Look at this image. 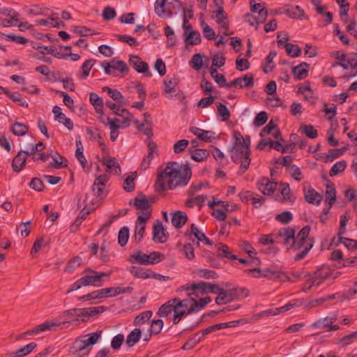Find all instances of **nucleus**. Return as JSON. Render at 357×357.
<instances>
[{
	"mask_svg": "<svg viewBox=\"0 0 357 357\" xmlns=\"http://www.w3.org/2000/svg\"><path fill=\"white\" fill-rule=\"evenodd\" d=\"M287 54L291 57H297L301 54V49L297 45L292 43H287L284 45Z\"/></svg>",
	"mask_w": 357,
	"mask_h": 357,
	"instance_id": "obj_48",
	"label": "nucleus"
},
{
	"mask_svg": "<svg viewBox=\"0 0 357 357\" xmlns=\"http://www.w3.org/2000/svg\"><path fill=\"white\" fill-rule=\"evenodd\" d=\"M199 291L201 293H214L218 294L222 290L218 284H210L204 282H199Z\"/></svg>",
	"mask_w": 357,
	"mask_h": 357,
	"instance_id": "obj_33",
	"label": "nucleus"
},
{
	"mask_svg": "<svg viewBox=\"0 0 357 357\" xmlns=\"http://www.w3.org/2000/svg\"><path fill=\"white\" fill-rule=\"evenodd\" d=\"M142 337V331L140 328H136L132 330L127 336L126 344L128 347H132L137 344Z\"/></svg>",
	"mask_w": 357,
	"mask_h": 357,
	"instance_id": "obj_32",
	"label": "nucleus"
},
{
	"mask_svg": "<svg viewBox=\"0 0 357 357\" xmlns=\"http://www.w3.org/2000/svg\"><path fill=\"white\" fill-rule=\"evenodd\" d=\"M187 220L188 216L185 212L178 211L172 214V223L177 229L182 227Z\"/></svg>",
	"mask_w": 357,
	"mask_h": 357,
	"instance_id": "obj_29",
	"label": "nucleus"
},
{
	"mask_svg": "<svg viewBox=\"0 0 357 357\" xmlns=\"http://www.w3.org/2000/svg\"><path fill=\"white\" fill-rule=\"evenodd\" d=\"M29 127L22 123L16 122L10 127V130L16 136H24L26 134Z\"/></svg>",
	"mask_w": 357,
	"mask_h": 357,
	"instance_id": "obj_37",
	"label": "nucleus"
},
{
	"mask_svg": "<svg viewBox=\"0 0 357 357\" xmlns=\"http://www.w3.org/2000/svg\"><path fill=\"white\" fill-rule=\"evenodd\" d=\"M268 114L266 112H261L257 114L254 119V125L256 127H260L266 123L268 120Z\"/></svg>",
	"mask_w": 357,
	"mask_h": 357,
	"instance_id": "obj_64",
	"label": "nucleus"
},
{
	"mask_svg": "<svg viewBox=\"0 0 357 357\" xmlns=\"http://www.w3.org/2000/svg\"><path fill=\"white\" fill-rule=\"evenodd\" d=\"M350 215L349 212H345L340 216V226L336 237L342 236L346 233V225L349 221Z\"/></svg>",
	"mask_w": 357,
	"mask_h": 357,
	"instance_id": "obj_49",
	"label": "nucleus"
},
{
	"mask_svg": "<svg viewBox=\"0 0 357 357\" xmlns=\"http://www.w3.org/2000/svg\"><path fill=\"white\" fill-rule=\"evenodd\" d=\"M6 95L19 105L26 107H28V103L22 98L21 94L18 92L10 93L8 91V93H6Z\"/></svg>",
	"mask_w": 357,
	"mask_h": 357,
	"instance_id": "obj_56",
	"label": "nucleus"
},
{
	"mask_svg": "<svg viewBox=\"0 0 357 357\" xmlns=\"http://www.w3.org/2000/svg\"><path fill=\"white\" fill-rule=\"evenodd\" d=\"M129 272L137 278L147 279L151 278V271L140 266H131L128 268Z\"/></svg>",
	"mask_w": 357,
	"mask_h": 357,
	"instance_id": "obj_27",
	"label": "nucleus"
},
{
	"mask_svg": "<svg viewBox=\"0 0 357 357\" xmlns=\"http://www.w3.org/2000/svg\"><path fill=\"white\" fill-rule=\"evenodd\" d=\"M190 131L197 136V137L204 142H211L213 138L214 132L210 130H203L199 128L192 127Z\"/></svg>",
	"mask_w": 357,
	"mask_h": 357,
	"instance_id": "obj_30",
	"label": "nucleus"
},
{
	"mask_svg": "<svg viewBox=\"0 0 357 357\" xmlns=\"http://www.w3.org/2000/svg\"><path fill=\"white\" fill-rule=\"evenodd\" d=\"M208 155V153L206 149H197L191 152L192 159L197 162L204 160Z\"/></svg>",
	"mask_w": 357,
	"mask_h": 357,
	"instance_id": "obj_45",
	"label": "nucleus"
},
{
	"mask_svg": "<svg viewBox=\"0 0 357 357\" xmlns=\"http://www.w3.org/2000/svg\"><path fill=\"white\" fill-rule=\"evenodd\" d=\"M50 157L53 159V162H50L47 168H54V169H60L61 167H65L67 165L63 163V161H66V158L59 153H56V155H52L50 154Z\"/></svg>",
	"mask_w": 357,
	"mask_h": 357,
	"instance_id": "obj_34",
	"label": "nucleus"
},
{
	"mask_svg": "<svg viewBox=\"0 0 357 357\" xmlns=\"http://www.w3.org/2000/svg\"><path fill=\"white\" fill-rule=\"evenodd\" d=\"M310 64L303 62L292 69V74L297 80L305 79L309 72Z\"/></svg>",
	"mask_w": 357,
	"mask_h": 357,
	"instance_id": "obj_22",
	"label": "nucleus"
},
{
	"mask_svg": "<svg viewBox=\"0 0 357 357\" xmlns=\"http://www.w3.org/2000/svg\"><path fill=\"white\" fill-rule=\"evenodd\" d=\"M347 167V163L344 160H340L337 162L335 164L333 165L332 168L331 169L329 172L330 176H334L338 174L340 172H342L344 171Z\"/></svg>",
	"mask_w": 357,
	"mask_h": 357,
	"instance_id": "obj_47",
	"label": "nucleus"
},
{
	"mask_svg": "<svg viewBox=\"0 0 357 357\" xmlns=\"http://www.w3.org/2000/svg\"><path fill=\"white\" fill-rule=\"evenodd\" d=\"M102 289H98L93 291L91 293H89L87 294H85L82 296L79 297V301H91L93 299H98V298H103V294H102Z\"/></svg>",
	"mask_w": 357,
	"mask_h": 357,
	"instance_id": "obj_53",
	"label": "nucleus"
},
{
	"mask_svg": "<svg viewBox=\"0 0 357 357\" xmlns=\"http://www.w3.org/2000/svg\"><path fill=\"white\" fill-rule=\"evenodd\" d=\"M60 318H63L64 320L61 321H51L52 322H61V325L66 323H73L74 321H79V318H77V308H72L68 310H66L63 312V313L59 317Z\"/></svg>",
	"mask_w": 357,
	"mask_h": 357,
	"instance_id": "obj_25",
	"label": "nucleus"
},
{
	"mask_svg": "<svg viewBox=\"0 0 357 357\" xmlns=\"http://www.w3.org/2000/svg\"><path fill=\"white\" fill-rule=\"evenodd\" d=\"M300 130L309 138L315 139L318 136L317 130L312 125L302 126Z\"/></svg>",
	"mask_w": 357,
	"mask_h": 357,
	"instance_id": "obj_52",
	"label": "nucleus"
},
{
	"mask_svg": "<svg viewBox=\"0 0 357 357\" xmlns=\"http://www.w3.org/2000/svg\"><path fill=\"white\" fill-rule=\"evenodd\" d=\"M61 322H52L47 321L40 325H38L33 329L24 332V334L26 335H31L33 334L36 335L40 332H44L46 331H55L56 328L61 325Z\"/></svg>",
	"mask_w": 357,
	"mask_h": 357,
	"instance_id": "obj_14",
	"label": "nucleus"
},
{
	"mask_svg": "<svg viewBox=\"0 0 357 357\" xmlns=\"http://www.w3.org/2000/svg\"><path fill=\"white\" fill-rule=\"evenodd\" d=\"M103 292V298L114 297L118 296L121 294L130 293L133 290V288L131 287H107L105 289H101Z\"/></svg>",
	"mask_w": 357,
	"mask_h": 357,
	"instance_id": "obj_17",
	"label": "nucleus"
},
{
	"mask_svg": "<svg viewBox=\"0 0 357 357\" xmlns=\"http://www.w3.org/2000/svg\"><path fill=\"white\" fill-rule=\"evenodd\" d=\"M129 62L137 73H143L148 77H152V73L149 70L148 64L143 61L139 56L136 55L130 56Z\"/></svg>",
	"mask_w": 357,
	"mask_h": 357,
	"instance_id": "obj_11",
	"label": "nucleus"
},
{
	"mask_svg": "<svg viewBox=\"0 0 357 357\" xmlns=\"http://www.w3.org/2000/svg\"><path fill=\"white\" fill-rule=\"evenodd\" d=\"M239 323L244 324L245 321L243 319H239L237 321H233L220 323V324L212 325L202 331V336L208 335V334L211 333L215 331L220 330L222 328L235 327L237 325V324H239Z\"/></svg>",
	"mask_w": 357,
	"mask_h": 357,
	"instance_id": "obj_16",
	"label": "nucleus"
},
{
	"mask_svg": "<svg viewBox=\"0 0 357 357\" xmlns=\"http://www.w3.org/2000/svg\"><path fill=\"white\" fill-rule=\"evenodd\" d=\"M76 144L77 147L75 151V156L80 162L82 167L84 169L86 166L87 160L83 153L84 149L81 145V141L77 140Z\"/></svg>",
	"mask_w": 357,
	"mask_h": 357,
	"instance_id": "obj_42",
	"label": "nucleus"
},
{
	"mask_svg": "<svg viewBox=\"0 0 357 357\" xmlns=\"http://www.w3.org/2000/svg\"><path fill=\"white\" fill-rule=\"evenodd\" d=\"M284 14L293 19H301L304 15L303 10L298 6H285Z\"/></svg>",
	"mask_w": 357,
	"mask_h": 357,
	"instance_id": "obj_31",
	"label": "nucleus"
},
{
	"mask_svg": "<svg viewBox=\"0 0 357 357\" xmlns=\"http://www.w3.org/2000/svg\"><path fill=\"white\" fill-rule=\"evenodd\" d=\"M36 347V344L34 342H31L24 346V347L16 351L15 352L14 356L15 357H23L30 354Z\"/></svg>",
	"mask_w": 357,
	"mask_h": 357,
	"instance_id": "obj_46",
	"label": "nucleus"
},
{
	"mask_svg": "<svg viewBox=\"0 0 357 357\" xmlns=\"http://www.w3.org/2000/svg\"><path fill=\"white\" fill-rule=\"evenodd\" d=\"M95 62L96 61L94 59H89L84 61L82 66V73L80 75V78L85 79L89 76L90 70Z\"/></svg>",
	"mask_w": 357,
	"mask_h": 357,
	"instance_id": "obj_58",
	"label": "nucleus"
},
{
	"mask_svg": "<svg viewBox=\"0 0 357 357\" xmlns=\"http://www.w3.org/2000/svg\"><path fill=\"white\" fill-rule=\"evenodd\" d=\"M192 303L190 305V307L188 308L187 314H190L194 312H198L201 310L206 304L211 301L210 297H205L196 301L195 298H192Z\"/></svg>",
	"mask_w": 357,
	"mask_h": 357,
	"instance_id": "obj_28",
	"label": "nucleus"
},
{
	"mask_svg": "<svg viewBox=\"0 0 357 357\" xmlns=\"http://www.w3.org/2000/svg\"><path fill=\"white\" fill-rule=\"evenodd\" d=\"M102 335V331L86 335L84 340H76L75 344L78 351H82L89 346L96 344Z\"/></svg>",
	"mask_w": 357,
	"mask_h": 357,
	"instance_id": "obj_8",
	"label": "nucleus"
},
{
	"mask_svg": "<svg viewBox=\"0 0 357 357\" xmlns=\"http://www.w3.org/2000/svg\"><path fill=\"white\" fill-rule=\"evenodd\" d=\"M165 259V255L160 252H151L148 255L149 265L156 264Z\"/></svg>",
	"mask_w": 357,
	"mask_h": 357,
	"instance_id": "obj_51",
	"label": "nucleus"
},
{
	"mask_svg": "<svg viewBox=\"0 0 357 357\" xmlns=\"http://www.w3.org/2000/svg\"><path fill=\"white\" fill-rule=\"evenodd\" d=\"M218 255L219 257H225L231 259H237L236 256L231 254V252L229 250V248L224 244H220V246L218 248Z\"/></svg>",
	"mask_w": 357,
	"mask_h": 357,
	"instance_id": "obj_59",
	"label": "nucleus"
},
{
	"mask_svg": "<svg viewBox=\"0 0 357 357\" xmlns=\"http://www.w3.org/2000/svg\"><path fill=\"white\" fill-rule=\"evenodd\" d=\"M281 186L282 187L281 190V194L283 197L284 200L289 202L294 201V198L291 192L289 185L287 183H282Z\"/></svg>",
	"mask_w": 357,
	"mask_h": 357,
	"instance_id": "obj_62",
	"label": "nucleus"
},
{
	"mask_svg": "<svg viewBox=\"0 0 357 357\" xmlns=\"http://www.w3.org/2000/svg\"><path fill=\"white\" fill-rule=\"evenodd\" d=\"M157 145L153 141H149L148 143V153L143 159L140 168L142 170H146L149 167L151 162L153 159V153L156 150Z\"/></svg>",
	"mask_w": 357,
	"mask_h": 357,
	"instance_id": "obj_24",
	"label": "nucleus"
},
{
	"mask_svg": "<svg viewBox=\"0 0 357 357\" xmlns=\"http://www.w3.org/2000/svg\"><path fill=\"white\" fill-rule=\"evenodd\" d=\"M129 238V229L127 227L121 228L119 232L118 241L121 246L126 245Z\"/></svg>",
	"mask_w": 357,
	"mask_h": 357,
	"instance_id": "obj_54",
	"label": "nucleus"
},
{
	"mask_svg": "<svg viewBox=\"0 0 357 357\" xmlns=\"http://www.w3.org/2000/svg\"><path fill=\"white\" fill-rule=\"evenodd\" d=\"M190 33L185 36V43L186 45H198L201 43V36L198 31H189Z\"/></svg>",
	"mask_w": 357,
	"mask_h": 357,
	"instance_id": "obj_35",
	"label": "nucleus"
},
{
	"mask_svg": "<svg viewBox=\"0 0 357 357\" xmlns=\"http://www.w3.org/2000/svg\"><path fill=\"white\" fill-rule=\"evenodd\" d=\"M85 272H86L87 274L81 278L84 286L92 285L100 287L102 285L103 278H109L112 274V271L107 273L98 272L89 268L86 269Z\"/></svg>",
	"mask_w": 357,
	"mask_h": 357,
	"instance_id": "obj_5",
	"label": "nucleus"
},
{
	"mask_svg": "<svg viewBox=\"0 0 357 357\" xmlns=\"http://www.w3.org/2000/svg\"><path fill=\"white\" fill-rule=\"evenodd\" d=\"M305 199L310 204H319L321 201V196L314 189L310 188L305 195Z\"/></svg>",
	"mask_w": 357,
	"mask_h": 357,
	"instance_id": "obj_36",
	"label": "nucleus"
},
{
	"mask_svg": "<svg viewBox=\"0 0 357 357\" xmlns=\"http://www.w3.org/2000/svg\"><path fill=\"white\" fill-rule=\"evenodd\" d=\"M192 296H190V298L181 300L178 298H176V305L177 307L176 315L173 317L172 321L174 324H178L182 317L186 314L188 307H190V305L192 303Z\"/></svg>",
	"mask_w": 357,
	"mask_h": 357,
	"instance_id": "obj_10",
	"label": "nucleus"
},
{
	"mask_svg": "<svg viewBox=\"0 0 357 357\" xmlns=\"http://www.w3.org/2000/svg\"><path fill=\"white\" fill-rule=\"evenodd\" d=\"M278 235L283 239V243L287 248L289 247L293 242L295 236V229L292 228H281L278 231Z\"/></svg>",
	"mask_w": 357,
	"mask_h": 357,
	"instance_id": "obj_21",
	"label": "nucleus"
},
{
	"mask_svg": "<svg viewBox=\"0 0 357 357\" xmlns=\"http://www.w3.org/2000/svg\"><path fill=\"white\" fill-rule=\"evenodd\" d=\"M163 326V321L162 319H154L151 321L149 331L151 334L158 335L162 330Z\"/></svg>",
	"mask_w": 357,
	"mask_h": 357,
	"instance_id": "obj_63",
	"label": "nucleus"
},
{
	"mask_svg": "<svg viewBox=\"0 0 357 357\" xmlns=\"http://www.w3.org/2000/svg\"><path fill=\"white\" fill-rule=\"evenodd\" d=\"M183 8V3L179 0H172L170 2H167V0H156L154 5L156 15L162 18L170 17Z\"/></svg>",
	"mask_w": 357,
	"mask_h": 357,
	"instance_id": "obj_3",
	"label": "nucleus"
},
{
	"mask_svg": "<svg viewBox=\"0 0 357 357\" xmlns=\"http://www.w3.org/2000/svg\"><path fill=\"white\" fill-rule=\"evenodd\" d=\"M191 176L192 173L189 167H185L181 169L178 162H169L165 169L158 175L155 183V190L158 192L166 190V183L170 190L186 185Z\"/></svg>",
	"mask_w": 357,
	"mask_h": 357,
	"instance_id": "obj_1",
	"label": "nucleus"
},
{
	"mask_svg": "<svg viewBox=\"0 0 357 357\" xmlns=\"http://www.w3.org/2000/svg\"><path fill=\"white\" fill-rule=\"evenodd\" d=\"M332 274V269L328 266H323L317 269L313 275H309L310 280H312V284L319 286L326 279L328 278Z\"/></svg>",
	"mask_w": 357,
	"mask_h": 357,
	"instance_id": "obj_9",
	"label": "nucleus"
},
{
	"mask_svg": "<svg viewBox=\"0 0 357 357\" xmlns=\"http://www.w3.org/2000/svg\"><path fill=\"white\" fill-rule=\"evenodd\" d=\"M218 114L222 117V121H227L230 117V112L227 106L221 102H217Z\"/></svg>",
	"mask_w": 357,
	"mask_h": 357,
	"instance_id": "obj_57",
	"label": "nucleus"
},
{
	"mask_svg": "<svg viewBox=\"0 0 357 357\" xmlns=\"http://www.w3.org/2000/svg\"><path fill=\"white\" fill-rule=\"evenodd\" d=\"M176 298H172L162 305L158 311V314L162 317H167L169 314L174 312L173 317L176 315L177 307L176 305Z\"/></svg>",
	"mask_w": 357,
	"mask_h": 357,
	"instance_id": "obj_15",
	"label": "nucleus"
},
{
	"mask_svg": "<svg viewBox=\"0 0 357 357\" xmlns=\"http://www.w3.org/2000/svg\"><path fill=\"white\" fill-rule=\"evenodd\" d=\"M164 93H169L176 91L175 87L177 85V81L174 78L167 79L164 80Z\"/></svg>",
	"mask_w": 357,
	"mask_h": 357,
	"instance_id": "obj_61",
	"label": "nucleus"
},
{
	"mask_svg": "<svg viewBox=\"0 0 357 357\" xmlns=\"http://www.w3.org/2000/svg\"><path fill=\"white\" fill-rule=\"evenodd\" d=\"M313 240H301V238H294L291 245L287 248V250H291L293 251H299L294 257L295 261H299L303 259L309 251L313 247Z\"/></svg>",
	"mask_w": 357,
	"mask_h": 357,
	"instance_id": "obj_4",
	"label": "nucleus"
},
{
	"mask_svg": "<svg viewBox=\"0 0 357 357\" xmlns=\"http://www.w3.org/2000/svg\"><path fill=\"white\" fill-rule=\"evenodd\" d=\"M340 243L344 244V246L349 250H357V241L353 240L351 238H345L343 236L334 237L331 244L337 246Z\"/></svg>",
	"mask_w": 357,
	"mask_h": 357,
	"instance_id": "obj_23",
	"label": "nucleus"
},
{
	"mask_svg": "<svg viewBox=\"0 0 357 357\" xmlns=\"http://www.w3.org/2000/svg\"><path fill=\"white\" fill-rule=\"evenodd\" d=\"M155 199L153 198H151L148 199L147 197L143 194L139 193L137 197H135L133 199L130 200L129 204L130 206H134L135 208L137 210L142 211V214H144L146 213H149L150 218L151 217V203H153Z\"/></svg>",
	"mask_w": 357,
	"mask_h": 357,
	"instance_id": "obj_6",
	"label": "nucleus"
},
{
	"mask_svg": "<svg viewBox=\"0 0 357 357\" xmlns=\"http://www.w3.org/2000/svg\"><path fill=\"white\" fill-rule=\"evenodd\" d=\"M89 101L91 104L95 107L98 112L102 113V109L103 107V100L102 98L99 97L96 93L92 92L89 95Z\"/></svg>",
	"mask_w": 357,
	"mask_h": 357,
	"instance_id": "obj_40",
	"label": "nucleus"
},
{
	"mask_svg": "<svg viewBox=\"0 0 357 357\" xmlns=\"http://www.w3.org/2000/svg\"><path fill=\"white\" fill-rule=\"evenodd\" d=\"M199 283L195 284H185L183 286H181L176 289L177 293H180L182 291H190L188 295L189 296H192L193 295H195L196 291H199Z\"/></svg>",
	"mask_w": 357,
	"mask_h": 357,
	"instance_id": "obj_39",
	"label": "nucleus"
},
{
	"mask_svg": "<svg viewBox=\"0 0 357 357\" xmlns=\"http://www.w3.org/2000/svg\"><path fill=\"white\" fill-rule=\"evenodd\" d=\"M336 199V190L335 189L330 185H327L326 191V202L330 205V207L335 203Z\"/></svg>",
	"mask_w": 357,
	"mask_h": 357,
	"instance_id": "obj_55",
	"label": "nucleus"
},
{
	"mask_svg": "<svg viewBox=\"0 0 357 357\" xmlns=\"http://www.w3.org/2000/svg\"><path fill=\"white\" fill-rule=\"evenodd\" d=\"M257 188L264 195H272L277 189L278 183L262 177L257 183Z\"/></svg>",
	"mask_w": 357,
	"mask_h": 357,
	"instance_id": "obj_12",
	"label": "nucleus"
},
{
	"mask_svg": "<svg viewBox=\"0 0 357 357\" xmlns=\"http://www.w3.org/2000/svg\"><path fill=\"white\" fill-rule=\"evenodd\" d=\"M234 142L230 149L231 158L236 164H241L238 171V175H243L248 169L250 158V137L246 135L245 137L238 131L233 133Z\"/></svg>",
	"mask_w": 357,
	"mask_h": 357,
	"instance_id": "obj_2",
	"label": "nucleus"
},
{
	"mask_svg": "<svg viewBox=\"0 0 357 357\" xmlns=\"http://www.w3.org/2000/svg\"><path fill=\"white\" fill-rule=\"evenodd\" d=\"M214 13L215 14L216 22L222 24L224 29H228V24L224 22V20L227 18V15L225 13L224 8H217V10L214 11Z\"/></svg>",
	"mask_w": 357,
	"mask_h": 357,
	"instance_id": "obj_44",
	"label": "nucleus"
},
{
	"mask_svg": "<svg viewBox=\"0 0 357 357\" xmlns=\"http://www.w3.org/2000/svg\"><path fill=\"white\" fill-rule=\"evenodd\" d=\"M190 64L195 70H200L203 67V59L202 55L200 54H194L190 61Z\"/></svg>",
	"mask_w": 357,
	"mask_h": 357,
	"instance_id": "obj_60",
	"label": "nucleus"
},
{
	"mask_svg": "<svg viewBox=\"0 0 357 357\" xmlns=\"http://www.w3.org/2000/svg\"><path fill=\"white\" fill-rule=\"evenodd\" d=\"M128 261L131 264H138L140 265H149L148 255L142 251H135L128 258Z\"/></svg>",
	"mask_w": 357,
	"mask_h": 357,
	"instance_id": "obj_26",
	"label": "nucleus"
},
{
	"mask_svg": "<svg viewBox=\"0 0 357 357\" xmlns=\"http://www.w3.org/2000/svg\"><path fill=\"white\" fill-rule=\"evenodd\" d=\"M116 115L121 116L123 119L121 122V128H128L130 125V122L132 121V114L126 109H123L121 113L116 112Z\"/></svg>",
	"mask_w": 357,
	"mask_h": 357,
	"instance_id": "obj_38",
	"label": "nucleus"
},
{
	"mask_svg": "<svg viewBox=\"0 0 357 357\" xmlns=\"http://www.w3.org/2000/svg\"><path fill=\"white\" fill-rule=\"evenodd\" d=\"M152 314V311L151 310L142 312V313L135 317L134 319V325L140 326L144 324L145 322H146L151 319Z\"/></svg>",
	"mask_w": 357,
	"mask_h": 357,
	"instance_id": "obj_41",
	"label": "nucleus"
},
{
	"mask_svg": "<svg viewBox=\"0 0 357 357\" xmlns=\"http://www.w3.org/2000/svg\"><path fill=\"white\" fill-rule=\"evenodd\" d=\"M26 162V155L24 154L23 151H18L17 154L13 159L12 168L14 172H20L25 167Z\"/></svg>",
	"mask_w": 357,
	"mask_h": 357,
	"instance_id": "obj_20",
	"label": "nucleus"
},
{
	"mask_svg": "<svg viewBox=\"0 0 357 357\" xmlns=\"http://www.w3.org/2000/svg\"><path fill=\"white\" fill-rule=\"evenodd\" d=\"M150 219L149 213L144 214H139L135 222L134 238L136 243H139L144 237L145 232L146 225L147 221Z\"/></svg>",
	"mask_w": 357,
	"mask_h": 357,
	"instance_id": "obj_7",
	"label": "nucleus"
},
{
	"mask_svg": "<svg viewBox=\"0 0 357 357\" xmlns=\"http://www.w3.org/2000/svg\"><path fill=\"white\" fill-rule=\"evenodd\" d=\"M52 112L54 114V119L56 121L63 123L70 130L73 129V121L62 113L61 107L59 106H54L53 107Z\"/></svg>",
	"mask_w": 357,
	"mask_h": 357,
	"instance_id": "obj_18",
	"label": "nucleus"
},
{
	"mask_svg": "<svg viewBox=\"0 0 357 357\" xmlns=\"http://www.w3.org/2000/svg\"><path fill=\"white\" fill-rule=\"evenodd\" d=\"M169 237L168 233L163 227L161 221L158 220L153 227V240L155 243H164Z\"/></svg>",
	"mask_w": 357,
	"mask_h": 357,
	"instance_id": "obj_13",
	"label": "nucleus"
},
{
	"mask_svg": "<svg viewBox=\"0 0 357 357\" xmlns=\"http://www.w3.org/2000/svg\"><path fill=\"white\" fill-rule=\"evenodd\" d=\"M137 177L136 172L132 173L131 175H129L126 177L123 182V189L126 192H132L135 190V183L134 181Z\"/></svg>",
	"mask_w": 357,
	"mask_h": 357,
	"instance_id": "obj_43",
	"label": "nucleus"
},
{
	"mask_svg": "<svg viewBox=\"0 0 357 357\" xmlns=\"http://www.w3.org/2000/svg\"><path fill=\"white\" fill-rule=\"evenodd\" d=\"M100 162H102V164L103 165L106 166V167L107 169V171H109V169H111L113 167L120 169V165H119V163L115 158L110 157V156H105L100 160Z\"/></svg>",
	"mask_w": 357,
	"mask_h": 357,
	"instance_id": "obj_50",
	"label": "nucleus"
},
{
	"mask_svg": "<svg viewBox=\"0 0 357 357\" xmlns=\"http://www.w3.org/2000/svg\"><path fill=\"white\" fill-rule=\"evenodd\" d=\"M254 271L255 272L261 273L262 277L273 280L280 279L282 274H284V273L280 270L271 269L270 268H265L263 269L255 268Z\"/></svg>",
	"mask_w": 357,
	"mask_h": 357,
	"instance_id": "obj_19",
	"label": "nucleus"
}]
</instances>
